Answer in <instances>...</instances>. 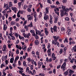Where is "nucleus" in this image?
I'll return each instance as SVG.
<instances>
[{
  "instance_id": "1",
  "label": "nucleus",
  "mask_w": 76,
  "mask_h": 76,
  "mask_svg": "<svg viewBox=\"0 0 76 76\" xmlns=\"http://www.w3.org/2000/svg\"><path fill=\"white\" fill-rule=\"evenodd\" d=\"M53 37L54 39V45H56L57 44V40L60 39V37L58 36H53Z\"/></svg>"
},
{
  "instance_id": "2",
  "label": "nucleus",
  "mask_w": 76,
  "mask_h": 76,
  "mask_svg": "<svg viewBox=\"0 0 76 76\" xmlns=\"http://www.w3.org/2000/svg\"><path fill=\"white\" fill-rule=\"evenodd\" d=\"M66 63L64 62L62 65L61 66V69H63V70H66Z\"/></svg>"
},
{
  "instance_id": "3",
  "label": "nucleus",
  "mask_w": 76,
  "mask_h": 76,
  "mask_svg": "<svg viewBox=\"0 0 76 76\" xmlns=\"http://www.w3.org/2000/svg\"><path fill=\"white\" fill-rule=\"evenodd\" d=\"M43 65V63H42V62H40V61H39L38 62V65L39 66H38V68L40 69V68H41V66Z\"/></svg>"
},
{
  "instance_id": "4",
  "label": "nucleus",
  "mask_w": 76,
  "mask_h": 76,
  "mask_svg": "<svg viewBox=\"0 0 76 76\" xmlns=\"http://www.w3.org/2000/svg\"><path fill=\"white\" fill-rule=\"evenodd\" d=\"M37 32H38V34L39 35H40V37H43L44 35V34L43 33L42 34H41V31L39 30H38L37 31Z\"/></svg>"
},
{
  "instance_id": "5",
  "label": "nucleus",
  "mask_w": 76,
  "mask_h": 76,
  "mask_svg": "<svg viewBox=\"0 0 76 76\" xmlns=\"http://www.w3.org/2000/svg\"><path fill=\"white\" fill-rule=\"evenodd\" d=\"M46 15L47 14H45V16H44V19L45 20H47V19H49L48 16Z\"/></svg>"
},
{
  "instance_id": "6",
  "label": "nucleus",
  "mask_w": 76,
  "mask_h": 76,
  "mask_svg": "<svg viewBox=\"0 0 76 76\" xmlns=\"http://www.w3.org/2000/svg\"><path fill=\"white\" fill-rule=\"evenodd\" d=\"M6 45H4L2 48V51L4 52H6Z\"/></svg>"
},
{
  "instance_id": "7",
  "label": "nucleus",
  "mask_w": 76,
  "mask_h": 76,
  "mask_svg": "<svg viewBox=\"0 0 76 76\" xmlns=\"http://www.w3.org/2000/svg\"><path fill=\"white\" fill-rule=\"evenodd\" d=\"M27 18H28V20H31L32 19V18H33V17H31L30 15H27Z\"/></svg>"
},
{
  "instance_id": "8",
  "label": "nucleus",
  "mask_w": 76,
  "mask_h": 76,
  "mask_svg": "<svg viewBox=\"0 0 76 76\" xmlns=\"http://www.w3.org/2000/svg\"><path fill=\"white\" fill-rule=\"evenodd\" d=\"M11 9L12 10H13V11H14V12H15V13H16V11L18 10L16 8V7H12Z\"/></svg>"
},
{
  "instance_id": "9",
  "label": "nucleus",
  "mask_w": 76,
  "mask_h": 76,
  "mask_svg": "<svg viewBox=\"0 0 76 76\" xmlns=\"http://www.w3.org/2000/svg\"><path fill=\"white\" fill-rule=\"evenodd\" d=\"M49 8L48 7H46L45 9L46 12H44V13H46V14H48L49 13V11H48Z\"/></svg>"
},
{
  "instance_id": "10",
  "label": "nucleus",
  "mask_w": 76,
  "mask_h": 76,
  "mask_svg": "<svg viewBox=\"0 0 76 76\" xmlns=\"http://www.w3.org/2000/svg\"><path fill=\"white\" fill-rule=\"evenodd\" d=\"M45 34L47 36L48 35V31H47V28H45Z\"/></svg>"
},
{
  "instance_id": "11",
  "label": "nucleus",
  "mask_w": 76,
  "mask_h": 76,
  "mask_svg": "<svg viewBox=\"0 0 76 76\" xmlns=\"http://www.w3.org/2000/svg\"><path fill=\"white\" fill-rule=\"evenodd\" d=\"M57 26H54L52 29L53 30L54 32H57Z\"/></svg>"
},
{
  "instance_id": "12",
  "label": "nucleus",
  "mask_w": 76,
  "mask_h": 76,
  "mask_svg": "<svg viewBox=\"0 0 76 76\" xmlns=\"http://www.w3.org/2000/svg\"><path fill=\"white\" fill-rule=\"evenodd\" d=\"M36 35L35 36V38L36 39H38L39 37H38V36L37 35L38 34V32H37V30H36Z\"/></svg>"
},
{
  "instance_id": "13",
  "label": "nucleus",
  "mask_w": 76,
  "mask_h": 76,
  "mask_svg": "<svg viewBox=\"0 0 76 76\" xmlns=\"http://www.w3.org/2000/svg\"><path fill=\"white\" fill-rule=\"evenodd\" d=\"M72 51L76 52V45H75L74 47L72 48Z\"/></svg>"
},
{
  "instance_id": "14",
  "label": "nucleus",
  "mask_w": 76,
  "mask_h": 76,
  "mask_svg": "<svg viewBox=\"0 0 76 76\" xmlns=\"http://www.w3.org/2000/svg\"><path fill=\"white\" fill-rule=\"evenodd\" d=\"M33 27V25H32V22H31L30 24L28 25L27 26L28 28H29V27Z\"/></svg>"
},
{
  "instance_id": "15",
  "label": "nucleus",
  "mask_w": 76,
  "mask_h": 76,
  "mask_svg": "<svg viewBox=\"0 0 76 76\" xmlns=\"http://www.w3.org/2000/svg\"><path fill=\"white\" fill-rule=\"evenodd\" d=\"M13 61H14V57L11 58L10 59V63H13Z\"/></svg>"
},
{
  "instance_id": "16",
  "label": "nucleus",
  "mask_w": 76,
  "mask_h": 76,
  "mask_svg": "<svg viewBox=\"0 0 76 76\" xmlns=\"http://www.w3.org/2000/svg\"><path fill=\"white\" fill-rule=\"evenodd\" d=\"M66 6L62 5L61 9H63L64 11H66Z\"/></svg>"
},
{
  "instance_id": "17",
  "label": "nucleus",
  "mask_w": 76,
  "mask_h": 76,
  "mask_svg": "<svg viewBox=\"0 0 76 76\" xmlns=\"http://www.w3.org/2000/svg\"><path fill=\"white\" fill-rule=\"evenodd\" d=\"M29 37H31V34L30 33H29L28 34L26 35V37L27 38L29 39Z\"/></svg>"
},
{
  "instance_id": "18",
  "label": "nucleus",
  "mask_w": 76,
  "mask_h": 76,
  "mask_svg": "<svg viewBox=\"0 0 76 76\" xmlns=\"http://www.w3.org/2000/svg\"><path fill=\"white\" fill-rule=\"evenodd\" d=\"M49 22L50 24H53V19L51 17L50 18Z\"/></svg>"
},
{
  "instance_id": "19",
  "label": "nucleus",
  "mask_w": 76,
  "mask_h": 76,
  "mask_svg": "<svg viewBox=\"0 0 76 76\" xmlns=\"http://www.w3.org/2000/svg\"><path fill=\"white\" fill-rule=\"evenodd\" d=\"M7 26L6 25V24H4V30H6L7 29Z\"/></svg>"
},
{
  "instance_id": "20",
  "label": "nucleus",
  "mask_w": 76,
  "mask_h": 76,
  "mask_svg": "<svg viewBox=\"0 0 76 76\" xmlns=\"http://www.w3.org/2000/svg\"><path fill=\"white\" fill-rule=\"evenodd\" d=\"M34 17L35 18L34 20L35 22H37V15H36V14H34Z\"/></svg>"
},
{
  "instance_id": "21",
  "label": "nucleus",
  "mask_w": 76,
  "mask_h": 76,
  "mask_svg": "<svg viewBox=\"0 0 76 76\" xmlns=\"http://www.w3.org/2000/svg\"><path fill=\"white\" fill-rule=\"evenodd\" d=\"M58 17L57 16L55 18V20L54 21L55 23H57V20H58Z\"/></svg>"
},
{
  "instance_id": "22",
  "label": "nucleus",
  "mask_w": 76,
  "mask_h": 76,
  "mask_svg": "<svg viewBox=\"0 0 76 76\" xmlns=\"http://www.w3.org/2000/svg\"><path fill=\"white\" fill-rule=\"evenodd\" d=\"M64 75H69V72H68V70L66 72H65L64 73Z\"/></svg>"
},
{
  "instance_id": "23",
  "label": "nucleus",
  "mask_w": 76,
  "mask_h": 76,
  "mask_svg": "<svg viewBox=\"0 0 76 76\" xmlns=\"http://www.w3.org/2000/svg\"><path fill=\"white\" fill-rule=\"evenodd\" d=\"M75 43V42L74 41L71 42V41H69V44L70 45H71L72 44H74Z\"/></svg>"
},
{
  "instance_id": "24",
  "label": "nucleus",
  "mask_w": 76,
  "mask_h": 76,
  "mask_svg": "<svg viewBox=\"0 0 76 76\" xmlns=\"http://www.w3.org/2000/svg\"><path fill=\"white\" fill-rule=\"evenodd\" d=\"M47 1L48 3H49V4H51V3H52V1H51V0H48Z\"/></svg>"
},
{
  "instance_id": "25",
  "label": "nucleus",
  "mask_w": 76,
  "mask_h": 76,
  "mask_svg": "<svg viewBox=\"0 0 76 76\" xmlns=\"http://www.w3.org/2000/svg\"><path fill=\"white\" fill-rule=\"evenodd\" d=\"M27 8V5H25L23 6V9L25 10Z\"/></svg>"
},
{
  "instance_id": "26",
  "label": "nucleus",
  "mask_w": 76,
  "mask_h": 76,
  "mask_svg": "<svg viewBox=\"0 0 76 76\" xmlns=\"http://www.w3.org/2000/svg\"><path fill=\"white\" fill-rule=\"evenodd\" d=\"M23 64L24 66H26V62H25V61L23 62Z\"/></svg>"
},
{
  "instance_id": "27",
  "label": "nucleus",
  "mask_w": 76,
  "mask_h": 76,
  "mask_svg": "<svg viewBox=\"0 0 76 76\" xmlns=\"http://www.w3.org/2000/svg\"><path fill=\"white\" fill-rule=\"evenodd\" d=\"M39 42L38 40H36L35 42V44H36V45H38V44Z\"/></svg>"
},
{
  "instance_id": "28",
  "label": "nucleus",
  "mask_w": 76,
  "mask_h": 76,
  "mask_svg": "<svg viewBox=\"0 0 76 76\" xmlns=\"http://www.w3.org/2000/svg\"><path fill=\"white\" fill-rule=\"evenodd\" d=\"M61 31H65V28L63 27L61 28Z\"/></svg>"
},
{
  "instance_id": "29",
  "label": "nucleus",
  "mask_w": 76,
  "mask_h": 76,
  "mask_svg": "<svg viewBox=\"0 0 76 76\" xmlns=\"http://www.w3.org/2000/svg\"><path fill=\"white\" fill-rule=\"evenodd\" d=\"M65 19L67 21H69V17H67L65 18Z\"/></svg>"
},
{
  "instance_id": "30",
  "label": "nucleus",
  "mask_w": 76,
  "mask_h": 76,
  "mask_svg": "<svg viewBox=\"0 0 76 76\" xmlns=\"http://www.w3.org/2000/svg\"><path fill=\"white\" fill-rule=\"evenodd\" d=\"M69 73L71 74H72V73H74L73 71L72 70H69Z\"/></svg>"
},
{
  "instance_id": "31",
  "label": "nucleus",
  "mask_w": 76,
  "mask_h": 76,
  "mask_svg": "<svg viewBox=\"0 0 76 76\" xmlns=\"http://www.w3.org/2000/svg\"><path fill=\"white\" fill-rule=\"evenodd\" d=\"M51 49H48L47 51V53H51Z\"/></svg>"
},
{
  "instance_id": "32",
  "label": "nucleus",
  "mask_w": 76,
  "mask_h": 76,
  "mask_svg": "<svg viewBox=\"0 0 76 76\" xmlns=\"http://www.w3.org/2000/svg\"><path fill=\"white\" fill-rule=\"evenodd\" d=\"M75 61V59H72L71 61H70V63H73Z\"/></svg>"
},
{
  "instance_id": "33",
  "label": "nucleus",
  "mask_w": 76,
  "mask_h": 76,
  "mask_svg": "<svg viewBox=\"0 0 76 76\" xmlns=\"http://www.w3.org/2000/svg\"><path fill=\"white\" fill-rule=\"evenodd\" d=\"M63 53V50L62 49H61L60 50V51H59V53L60 54H62V53Z\"/></svg>"
},
{
  "instance_id": "34",
  "label": "nucleus",
  "mask_w": 76,
  "mask_h": 76,
  "mask_svg": "<svg viewBox=\"0 0 76 76\" xmlns=\"http://www.w3.org/2000/svg\"><path fill=\"white\" fill-rule=\"evenodd\" d=\"M8 6H9V5H8L7 4H5L4 5V7H5V8H6V7H8Z\"/></svg>"
},
{
  "instance_id": "35",
  "label": "nucleus",
  "mask_w": 76,
  "mask_h": 76,
  "mask_svg": "<svg viewBox=\"0 0 76 76\" xmlns=\"http://www.w3.org/2000/svg\"><path fill=\"white\" fill-rule=\"evenodd\" d=\"M29 67H27V68L26 69V72H29Z\"/></svg>"
},
{
  "instance_id": "36",
  "label": "nucleus",
  "mask_w": 76,
  "mask_h": 76,
  "mask_svg": "<svg viewBox=\"0 0 76 76\" xmlns=\"http://www.w3.org/2000/svg\"><path fill=\"white\" fill-rule=\"evenodd\" d=\"M27 22V20H25L23 23V26H25V24H26V23Z\"/></svg>"
},
{
  "instance_id": "37",
  "label": "nucleus",
  "mask_w": 76,
  "mask_h": 76,
  "mask_svg": "<svg viewBox=\"0 0 76 76\" xmlns=\"http://www.w3.org/2000/svg\"><path fill=\"white\" fill-rule=\"evenodd\" d=\"M28 73L29 74H31V75H34V73H32V72L31 71H29Z\"/></svg>"
},
{
  "instance_id": "38",
  "label": "nucleus",
  "mask_w": 76,
  "mask_h": 76,
  "mask_svg": "<svg viewBox=\"0 0 76 76\" xmlns=\"http://www.w3.org/2000/svg\"><path fill=\"white\" fill-rule=\"evenodd\" d=\"M39 75H40V76H45V74H43L42 73H41L39 74Z\"/></svg>"
},
{
  "instance_id": "39",
  "label": "nucleus",
  "mask_w": 76,
  "mask_h": 76,
  "mask_svg": "<svg viewBox=\"0 0 76 76\" xmlns=\"http://www.w3.org/2000/svg\"><path fill=\"white\" fill-rule=\"evenodd\" d=\"M19 43V40L18 39L16 41V42L15 43V44H18Z\"/></svg>"
},
{
  "instance_id": "40",
  "label": "nucleus",
  "mask_w": 76,
  "mask_h": 76,
  "mask_svg": "<svg viewBox=\"0 0 76 76\" xmlns=\"http://www.w3.org/2000/svg\"><path fill=\"white\" fill-rule=\"evenodd\" d=\"M30 32L31 33V34H33V33H34L35 32V31L34 30H31L30 31Z\"/></svg>"
},
{
  "instance_id": "41",
  "label": "nucleus",
  "mask_w": 76,
  "mask_h": 76,
  "mask_svg": "<svg viewBox=\"0 0 76 76\" xmlns=\"http://www.w3.org/2000/svg\"><path fill=\"white\" fill-rule=\"evenodd\" d=\"M18 4V6H19V7H20V6H21V4H22V3L21 2H19Z\"/></svg>"
},
{
  "instance_id": "42",
  "label": "nucleus",
  "mask_w": 76,
  "mask_h": 76,
  "mask_svg": "<svg viewBox=\"0 0 76 76\" xmlns=\"http://www.w3.org/2000/svg\"><path fill=\"white\" fill-rule=\"evenodd\" d=\"M72 69H76V66L75 65L72 66Z\"/></svg>"
},
{
  "instance_id": "43",
  "label": "nucleus",
  "mask_w": 76,
  "mask_h": 76,
  "mask_svg": "<svg viewBox=\"0 0 76 76\" xmlns=\"http://www.w3.org/2000/svg\"><path fill=\"white\" fill-rule=\"evenodd\" d=\"M16 54H19V49L17 50L16 51Z\"/></svg>"
},
{
  "instance_id": "44",
  "label": "nucleus",
  "mask_w": 76,
  "mask_h": 76,
  "mask_svg": "<svg viewBox=\"0 0 76 76\" xmlns=\"http://www.w3.org/2000/svg\"><path fill=\"white\" fill-rule=\"evenodd\" d=\"M15 36L17 37V38H18V33H15Z\"/></svg>"
},
{
  "instance_id": "45",
  "label": "nucleus",
  "mask_w": 76,
  "mask_h": 76,
  "mask_svg": "<svg viewBox=\"0 0 76 76\" xmlns=\"http://www.w3.org/2000/svg\"><path fill=\"white\" fill-rule=\"evenodd\" d=\"M55 56V54H54V53H53L52 54V58H54Z\"/></svg>"
},
{
  "instance_id": "46",
  "label": "nucleus",
  "mask_w": 76,
  "mask_h": 76,
  "mask_svg": "<svg viewBox=\"0 0 76 76\" xmlns=\"http://www.w3.org/2000/svg\"><path fill=\"white\" fill-rule=\"evenodd\" d=\"M26 46H25L24 48H23V50H24V51H25L26 50Z\"/></svg>"
},
{
  "instance_id": "47",
  "label": "nucleus",
  "mask_w": 76,
  "mask_h": 76,
  "mask_svg": "<svg viewBox=\"0 0 76 76\" xmlns=\"http://www.w3.org/2000/svg\"><path fill=\"white\" fill-rule=\"evenodd\" d=\"M68 42L69 41H67V39H65V40L64 41V42Z\"/></svg>"
},
{
  "instance_id": "48",
  "label": "nucleus",
  "mask_w": 76,
  "mask_h": 76,
  "mask_svg": "<svg viewBox=\"0 0 76 76\" xmlns=\"http://www.w3.org/2000/svg\"><path fill=\"white\" fill-rule=\"evenodd\" d=\"M32 35L34 37H35L36 36V34H35V32L32 34Z\"/></svg>"
},
{
  "instance_id": "49",
  "label": "nucleus",
  "mask_w": 76,
  "mask_h": 76,
  "mask_svg": "<svg viewBox=\"0 0 76 76\" xmlns=\"http://www.w3.org/2000/svg\"><path fill=\"white\" fill-rule=\"evenodd\" d=\"M19 72L20 73L22 74V73L23 72V71L22 70H20V71H19Z\"/></svg>"
},
{
  "instance_id": "50",
  "label": "nucleus",
  "mask_w": 76,
  "mask_h": 76,
  "mask_svg": "<svg viewBox=\"0 0 76 76\" xmlns=\"http://www.w3.org/2000/svg\"><path fill=\"white\" fill-rule=\"evenodd\" d=\"M9 6L10 7H11V6H12V2H10L9 3Z\"/></svg>"
},
{
  "instance_id": "51",
  "label": "nucleus",
  "mask_w": 76,
  "mask_h": 76,
  "mask_svg": "<svg viewBox=\"0 0 76 76\" xmlns=\"http://www.w3.org/2000/svg\"><path fill=\"white\" fill-rule=\"evenodd\" d=\"M21 32H25V29H23V30H21Z\"/></svg>"
},
{
  "instance_id": "52",
  "label": "nucleus",
  "mask_w": 76,
  "mask_h": 76,
  "mask_svg": "<svg viewBox=\"0 0 76 76\" xmlns=\"http://www.w3.org/2000/svg\"><path fill=\"white\" fill-rule=\"evenodd\" d=\"M40 15L39 16V18H40L41 16H42V13L41 12H40Z\"/></svg>"
},
{
  "instance_id": "53",
  "label": "nucleus",
  "mask_w": 76,
  "mask_h": 76,
  "mask_svg": "<svg viewBox=\"0 0 76 76\" xmlns=\"http://www.w3.org/2000/svg\"><path fill=\"white\" fill-rule=\"evenodd\" d=\"M48 53V56H49V57H51V53Z\"/></svg>"
},
{
  "instance_id": "54",
  "label": "nucleus",
  "mask_w": 76,
  "mask_h": 76,
  "mask_svg": "<svg viewBox=\"0 0 76 76\" xmlns=\"http://www.w3.org/2000/svg\"><path fill=\"white\" fill-rule=\"evenodd\" d=\"M15 23V22L14 21H12L11 23V25H14V24Z\"/></svg>"
},
{
  "instance_id": "55",
  "label": "nucleus",
  "mask_w": 76,
  "mask_h": 76,
  "mask_svg": "<svg viewBox=\"0 0 76 76\" xmlns=\"http://www.w3.org/2000/svg\"><path fill=\"white\" fill-rule=\"evenodd\" d=\"M3 66H4V65L3 64H2L1 66V68H2Z\"/></svg>"
},
{
  "instance_id": "56",
  "label": "nucleus",
  "mask_w": 76,
  "mask_h": 76,
  "mask_svg": "<svg viewBox=\"0 0 76 76\" xmlns=\"http://www.w3.org/2000/svg\"><path fill=\"white\" fill-rule=\"evenodd\" d=\"M31 54H32L34 55H35V52H34V51H32V52H31Z\"/></svg>"
},
{
  "instance_id": "57",
  "label": "nucleus",
  "mask_w": 76,
  "mask_h": 76,
  "mask_svg": "<svg viewBox=\"0 0 76 76\" xmlns=\"http://www.w3.org/2000/svg\"><path fill=\"white\" fill-rule=\"evenodd\" d=\"M18 69H20V70H23V69L21 67H18Z\"/></svg>"
},
{
  "instance_id": "58",
  "label": "nucleus",
  "mask_w": 76,
  "mask_h": 76,
  "mask_svg": "<svg viewBox=\"0 0 76 76\" xmlns=\"http://www.w3.org/2000/svg\"><path fill=\"white\" fill-rule=\"evenodd\" d=\"M73 4H75H75H76V1H75V0H74Z\"/></svg>"
},
{
  "instance_id": "59",
  "label": "nucleus",
  "mask_w": 76,
  "mask_h": 76,
  "mask_svg": "<svg viewBox=\"0 0 76 76\" xmlns=\"http://www.w3.org/2000/svg\"><path fill=\"white\" fill-rule=\"evenodd\" d=\"M3 75H4V76H6V73H5V72H4V71L3 72Z\"/></svg>"
},
{
  "instance_id": "60",
  "label": "nucleus",
  "mask_w": 76,
  "mask_h": 76,
  "mask_svg": "<svg viewBox=\"0 0 76 76\" xmlns=\"http://www.w3.org/2000/svg\"><path fill=\"white\" fill-rule=\"evenodd\" d=\"M51 61H52V59L51 58L49 59V61H48V62L50 63V62H51Z\"/></svg>"
},
{
  "instance_id": "61",
  "label": "nucleus",
  "mask_w": 76,
  "mask_h": 76,
  "mask_svg": "<svg viewBox=\"0 0 76 76\" xmlns=\"http://www.w3.org/2000/svg\"><path fill=\"white\" fill-rule=\"evenodd\" d=\"M60 66H61V65L59 64L58 66H57V69H59V68L60 67Z\"/></svg>"
},
{
  "instance_id": "62",
  "label": "nucleus",
  "mask_w": 76,
  "mask_h": 76,
  "mask_svg": "<svg viewBox=\"0 0 76 76\" xmlns=\"http://www.w3.org/2000/svg\"><path fill=\"white\" fill-rule=\"evenodd\" d=\"M51 8H56V6H54V5H53L51 6Z\"/></svg>"
},
{
  "instance_id": "63",
  "label": "nucleus",
  "mask_w": 76,
  "mask_h": 76,
  "mask_svg": "<svg viewBox=\"0 0 76 76\" xmlns=\"http://www.w3.org/2000/svg\"><path fill=\"white\" fill-rule=\"evenodd\" d=\"M27 10L29 12H31V9L30 8H28L27 9Z\"/></svg>"
},
{
  "instance_id": "64",
  "label": "nucleus",
  "mask_w": 76,
  "mask_h": 76,
  "mask_svg": "<svg viewBox=\"0 0 76 76\" xmlns=\"http://www.w3.org/2000/svg\"><path fill=\"white\" fill-rule=\"evenodd\" d=\"M62 2L63 3H66L67 2V0H63Z\"/></svg>"
}]
</instances>
